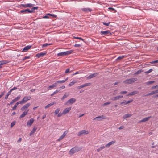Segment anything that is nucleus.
<instances>
[{
    "instance_id": "9b49d317",
    "label": "nucleus",
    "mask_w": 158,
    "mask_h": 158,
    "mask_svg": "<svg viewBox=\"0 0 158 158\" xmlns=\"http://www.w3.org/2000/svg\"><path fill=\"white\" fill-rule=\"evenodd\" d=\"M68 131H65L62 135L58 139V140L60 141L62 139L66 136V135L67 134Z\"/></svg>"
},
{
    "instance_id": "412c9836",
    "label": "nucleus",
    "mask_w": 158,
    "mask_h": 158,
    "mask_svg": "<svg viewBox=\"0 0 158 158\" xmlns=\"http://www.w3.org/2000/svg\"><path fill=\"white\" fill-rule=\"evenodd\" d=\"M73 51V50H71L69 51L64 52L65 56H66L72 53Z\"/></svg>"
},
{
    "instance_id": "393cba45",
    "label": "nucleus",
    "mask_w": 158,
    "mask_h": 158,
    "mask_svg": "<svg viewBox=\"0 0 158 158\" xmlns=\"http://www.w3.org/2000/svg\"><path fill=\"white\" fill-rule=\"evenodd\" d=\"M132 115V114H126L123 116V119H126L128 118L131 117Z\"/></svg>"
},
{
    "instance_id": "49530a36",
    "label": "nucleus",
    "mask_w": 158,
    "mask_h": 158,
    "mask_svg": "<svg viewBox=\"0 0 158 158\" xmlns=\"http://www.w3.org/2000/svg\"><path fill=\"white\" fill-rule=\"evenodd\" d=\"M51 44H48L47 43H45V44H43V45L42 46V47H46L48 45H50Z\"/></svg>"
},
{
    "instance_id": "8fccbe9b",
    "label": "nucleus",
    "mask_w": 158,
    "mask_h": 158,
    "mask_svg": "<svg viewBox=\"0 0 158 158\" xmlns=\"http://www.w3.org/2000/svg\"><path fill=\"white\" fill-rule=\"evenodd\" d=\"M15 121H14L13 122H12L11 123V127H12L14 126V125L15 124Z\"/></svg>"
},
{
    "instance_id": "20e7f679",
    "label": "nucleus",
    "mask_w": 158,
    "mask_h": 158,
    "mask_svg": "<svg viewBox=\"0 0 158 158\" xmlns=\"http://www.w3.org/2000/svg\"><path fill=\"white\" fill-rule=\"evenodd\" d=\"M34 6V4H33L31 3H28L25 4H21L20 6H19V7H20L21 6H22L24 8H27V7H33Z\"/></svg>"
},
{
    "instance_id": "1a4fd4ad",
    "label": "nucleus",
    "mask_w": 158,
    "mask_h": 158,
    "mask_svg": "<svg viewBox=\"0 0 158 158\" xmlns=\"http://www.w3.org/2000/svg\"><path fill=\"white\" fill-rule=\"evenodd\" d=\"M99 74L98 73H93L88 76L86 78L87 79H90L96 76H97Z\"/></svg>"
},
{
    "instance_id": "bb28decb",
    "label": "nucleus",
    "mask_w": 158,
    "mask_h": 158,
    "mask_svg": "<svg viewBox=\"0 0 158 158\" xmlns=\"http://www.w3.org/2000/svg\"><path fill=\"white\" fill-rule=\"evenodd\" d=\"M65 56L64 52L59 53L57 54V56Z\"/></svg>"
},
{
    "instance_id": "f704fd0d",
    "label": "nucleus",
    "mask_w": 158,
    "mask_h": 158,
    "mask_svg": "<svg viewBox=\"0 0 158 158\" xmlns=\"http://www.w3.org/2000/svg\"><path fill=\"white\" fill-rule=\"evenodd\" d=\"M68 94H67L66 93H65V94L61 98V100H64L66 98H67L68 96Z\"/></svg>"
},
{
    "instance_id": "a211bd4d",
    "label": "nucleus",
    "mask_w": 158,
    "mask_h": 158,
    "mask_svg": "<svg viewBox=\"0 0 158 158\" xmlns=\"http://www.w3.org/2000/svg\"><path fill=\"white\" fill-rule=\"evenodd\" d=\"M82 11L85 12H88L92 11V10L90 8H84L81 9Z\"/></svg>"
},
{
    "instance_id": "09e8293b",
    "label": "nucleus",
    "mask_w": 158,
    "mask_h": 158,
    "mask_svg": "<svg viewBox=\"0 0 158 158\" xmlns=\"http://www.w3.org/2000/svg\"><path fill=\"white\" fill-rule=\"evenodd\" d=\"M30 58V56H26L22 59V60L23 61H24L25 60H26V59H29Z\"/></svg>"
},
{
    "instance_id": "338daca9",
    "label": "nucleus",
    "mask_w": 158,
    "mask_h": 158,
    "mask_svg": "<svg viewBox=\"0 0 158 158\" xmlns=\"http://www.w3.org/2000/svg\"><path fill=\"white\" fill-rule=\"evenodd\" d=\"M38 9V7H35L32 8L31 9H33L34 10H37Z\"/></svg>"
},
{
    "instance_id": "e433bc0d",
    "label": "nucleus",
    "mask_w": 158,
    "mask_h": 158,
    "mask_svg": "<svg viewBox=\"0 0 158 158\" xmlns=\"http://www.w3.org/2000/svg\"><path fill=\"white\" fill-rule=\"evenodd\" d=\"M60 109L59 108L57 109L55 111V114H57L59 113L60 111Z\"/></svg>"
},
{
    "instance_id": "2eb2a0df",
    "label": "nucleus",
    "mask_w": 158,
    "mask_h": 158,
    "mask_svg": "<svg viewBox=\"0 0 158 158\" xmlns=\"http://www.w3.org/2000/svg\"><path fill=\"white\" fill-rule=\"evenodd\" d=\"M123 97V96L120 95L116 97H114L112 98L111 99L112 101H115L119 99L120 98H122Z\"/></svg>"
},
{
    "instance_id": "72a5a7b5",
    "label": "nucleus",
    "mask_w": 158,
    "mask_h": 158,
    "mask_svg": "<svg viewBox=\"0 0 158 158\" xmlns=\"http://www.w3.org/2000/svg\"><path fill=\"white\" fill-rule=\"evenodd\" d=\"M76 81H73L72 82H70V83L69 85V87H70L71 86L73 85L75 83H76Z\"/></svg>"
},
{
    "instance_id": "aec40b11",
    "label": "nucleus",
    "mask_w": 158,
    "mask_h": 158,
    "mask_svg": "<svg viewBox=\"0 0 158 158\" xmlns=\"http://www.w3.org/2000/svg\"><path fill=\"white\" fill-rule=\"evenodd\" d=\"M152 118L151 116H150L149 117H146L144 118H143V119L141 120L140 121V122H145L147 121H148L150 118Z\"/></svg>"
},
{
    "instance_id": "680f3d73",
    "label": "nucleus",
    "mask_w": 158,
    "mask_h": 158,
    "mask_svg": "<svg viewBox=\"0 0 158 158\" xmlns=\"http://www.w3.org/2000/svg\"><path fill=\"white\" fill-rule=\"evenodd\" d=\"M17 107V106H16V105H15L14 106V107H13L12 109L11 110L12 111V110H15L16 109Z\"/></svg>"
},
{
    "instance_id": "5701e85b",
    "label": "nucleus",
    "mask_w": 158,
    "mask_h": 158,
    "mask_svg": "<svg viewBox=\"0 0 158 158\" xmlns=\"http://www.w3.org/2000/svg\"><path fill=\"white\" fill-rule=\"evenodd\" d=\"M138 93V91H135L129 93L127 95V96H132L137 94Z\"/></svg>"
},
{
    "instance_id": "f03ea898",
    "label": "nucleus",
    "mask_w": 158,
    "mask_h": 158,
    "mask_svg": "<svg viewBox=\"0 0 158 158\" xmlns=\"http://www.w3.org/2000/svg\"><path fill=\"white\" fill-rule=\"evenodd\" d=\"M31 98L30 96H25L23 98L22 101H21V103L23 104H24L28 100H29Z\"/></svg>"
},
{
    "instance_id": "7c9ffc66",
    "label": "nucleus",
    "mask_w": 158,
    "mask_h": 158,
    "mask_svg": "<svg viewBox=\"0 0 158 158\" xmlns=\"http://www.w3.org/2000/svg\"><path fill=\"white\" fill-rule=\"evenodd\" d=\"M60 91V90H56L55 91H54L52 94H51V96H53L55 94H56L57 93L59 92Z\"/></svg>"
},
{
    "instance_id": "dca6fc26",
    "label": "nucleus",
    "mask_w": 158,
    "mask_h": 158,
    "mask_svg": "<svg viewBox=\"0 0 158 158\" xmlns=\"http://www.w3.org/2000/svg\"><path fill=\"white\" fill-rule=\"evenodd\" d=\"M71 110V107L67 108L65 109L63 112V114H65L68 113Z\"/></svg>"
},
{
    "instance_id": "f8f14e48",
    "label": "nucleus",
    "mask_w": 158,
    "mask_h": 158,
    "mask_svg": "<svg viewBox=\"0 0 158 158\" xmlns=\"http://www.w3.org/2000/svg\"><path fill=\"white\" fill-rule=\"evenodd\" d=\"M46 54V52H44L36 54V56L38 58H40L41 57H43Z\"/></svg>"
},
{
    "instance_id": "6ab92c4d",
    "label": "nucleus",
    "mask_w": 158,
    "mask_h": 158,
    "mask_svg": "<svg viewBox=\"0 0 158 158\" xmlns=\"http://www.w3.org/2000/svg\"><path fill=\"white\" fill-rule=\"evenodd\" d=\"M78 151V150L76 148H72L69 151V152L73 154Z\"/></svg>"
},
{
    "instance_id": "473e14b6",
    "label": "nucleus",
    "mask_w": 158,
    "mask_h": 158,
    "mask_svg": "<svg viewBox=\"0 0 158 158\" xmlns=\"http://www.w3.org/2000/svg\"><path fill=\"white\" fill-rule=\"evenodd\" d=\"M105 146H102V147H100L98 149H97V151L98 152H99V151H101V150H102V149H104L105 148Z\"/></svg>"
},
{
    "instance_id": "4be33fe9",
    "label": "nucleus",
    "mask_w": 158,
    "mask_h": 158,
    "mask_svg": "<svg viewBox=\"0 0 158 158\" xmlns=\"http://www.w3.org/2000/svg\"><path fill=\"white\" fill-rule=\"evenodd\" d=\"M31 47V46L30 45H27L25 47H24L23 49V52H26L28 51L29 49Z\"/></svg>"
},
{
    "instance_id": "9d476101",
    "label": "nucleus",
    "mask_w": 158,
    "mask_h": 158,
    "mask_svg": "<svg viewBox=\"0 0 158 158\" xmlns=\"http://www.w3.org/2000/svg\"><path fill=\"white\" fill-rule=\"evenodd\" d=\"M106 118L105 116L103 115H102L101 116H99L98 117H96L94 119V120H96L98 121H100L102 119H105Z\"/></svg>"
},
{
    "instance_id": "e2e57ef3",
    "label": "nucleus",
    "mask_w": 158,
    "mask_h": 158,
    "mask_svg": "<svg viewBox=\"0 0 158 158\" xmlns=\"http://www.w3.org/2000/svg\"><path fill=\"white\" fill-rule=\"evenodd\" d=\"M62 114H63V113H58V114L57 115V116L58 117H60L62 115Z\"/></svg>"
},
{
    "instance_id": "7ed1b4c3",
    "label": "nucleus",
    "mask_w": 158,
    "mask_h": 158,
    "mask_svg": "<svg viewBox=\"0 0 158 158\" xmlns=\"http://www.w3.org/2000/svg\"><path fill=\"white\" fill-rule=\"evenodd\" d=\"M34 12V11L33 10H30L29 9H26L24 10H21L20 11V13H33Z\"/></svg>"
},
{
    "instance_id": "3c124183",
    "label": "nucleus",
    "mask_w": 158,
    "mask_h": 158,
    "mask_svg": "<svg viewBox=\"0 0 158 158\" xmlns=\"http://www.w3.org/2000/svg\"><path fill=\"white\" fill-rule=\"evenodd\" d=\"M74 47H78L81 46V45L80 44H76L74 45Z\"/></svg>"
},
{
    "instance_id": "69168bd1",
    "label": "nucleus",
    "mask_w": 158,
    "mask_h": 158,
    "mask_svg": "<svg viewBox=\"0 0 158 158\" xmlns=\"http://www.w3.org/2000/svg\"><path fill=\"white\" fill-rule=\"evenodd\" d=\"M12 91L11 89L7 93V94L9 95H10L11 93V92Z\"/></svg>"
},
{
    "instance_id": "c756f323",
    "label": "nucleus",
    "mask_w": 158,
    "mask_h": 158,
    "mask_svg": "<svg viewBox=\"0 0 158 158\" xmlns=\"http://www.w3.org/2000/svg\"><path fill=\"white\" fill-rule=\"evenodd\" d=\"M47 15H48V16H51L52 18H54L57 17V15L54 14H52L50 13L47 14Z\"/></svg>"
},
{
    "instance_id": "ea45409f",
    "label": "nucleus",
    "mask_w": 158,
    "mask_h": 158,
    "mask_svg": "<svg viewBox=\"0 0 158 158\" xmlns=\"http://www.w3.org/2000/svg\"><path fill=\"white\" fill-rule=\"evenodd\" d=\"M74 38L75 39H79V40H82L84 42V39H83L82 38H81V37H74Z\"/></svg>"
},
{
    "instance_id": "c9c22d12",
    "label": "nucleus",
    "mask_w": 158,
    "mask_h": 158,
    "mask_svg": "<svg viewBox=\"0 0 158 158\" xmlns=\"http://www.w3.org/2000/svg\"><path fill=\"white\" fill-rule=\"evenodd\" d=\"M143 71V70H142L141 69L139 70L138 71H137L134 74L135 75H138V74L140 73Z\"/></svg>"
},
{
    "instance_id": "58836bf2",
    "label": "nucleus",
    "mask_w": 158,
    "mask_h": 158,
    "mask_svg": "<svg viewBox=\"0 0 158 158\" xmlns=\"http://www.w3.org/2000/svg\"><path fill=\"white\" fill-rule=\"evenodd\" d=\"M154 81H149L146 82V84L148 85H151L152 83H154Z\"/></svg>"
},
{
    "instance_id": "cd10ccee",
    "label": "nucleus",
    "mask_w": 158,
    "mask_h": 158,
    "mask_svg": "<svg viewBox=\"0 0 158 158\" xmlns=\"http://www.w3.org/2000/svg\"><path fill=\"white\" fill-rule=\"evenodd\" d=\"M55 104L54 102H53L52 103H51L50 104H48L46 106H45V109L48 108L50 107H51L52 106L54 105Z\"/></svg>"
},
{
    "instance_id": "79ce46f5",
    "label": "nucleus",
    "mask_w": 158,
    "mask_h": 158,
    "mask_svg": "<svg viewBox=\"0 0 158 158\" xmlns=\"http://www.w3.org/2000/svg\"><path fill=\"white\" fill-rule=\"evenodd\" d=\"M108 9L112 11H114V12H116V10L114 9L112 7H109Z\"/></svg>"
},
{
    "instance_id": "de8ad7c7",
    "label": "nucleus",
    "mask_w": 158,
    "mask_h": 158,
    "mask_svg": "<svg viewBox=\"0 0 158 158\" xmlns=\"http://www.w3.org/2000/svg\"><path fill=\"white\" fill-rule=\"evenodd\" d=\"M110 22H108L107 23H106L105 22H104L103 23L104 25H106V26H108L109 24H110Z\"/></svg>"
},
{
    "instance_id": "ddd939ff",
    "label": "nucleus",
    "mask_w": 158,
    "mask_h": 158,
    "mask_svg": "<svg viewBox=\"0 0 158 158\" xmlns=\"http://www.w3.org/2000/svg\"><path fill=\"white\" fill-rule=\"evenodd\" d=\"M29 110H25L21 114V115L19 117V118L20 119L21 118H23L24 117L25 115H26L27 113L29 111Z\"/></svg>"
},
{
    "instance_id": "052dcab7",
    "label": "nucleus",
    "mask_w": 158,
    "mask_h": 158,
    "mask_svg": "<svg viewBox=\"0 0 158 158\" xmlns=\"http://www.w3.org/2000/svg\"><path fill=\"white\" fill-rule=\"evenodd\" d=\"M5 93V91H4L3 92H1V95H0V96L2 97L3 95H4Z\"/></svg>"
},
{
    "instance_id": "a18cd8bd",
    "label": "nucleus",
    "mask_w": 158,
    "mask_h": 158,
    "mask_svg": "<svg viewBox=\"0 0 158 158\" xmlns=\"http://www.w3.org/2000/svg\"><path fill=\"white\" fill-rule=\"evenodd\" d=\"M15 102V100L14 99L10 102L9 104H8L9 105H12Z\"/></svg>"
},
{
    "instance_id": "a19ab883",
    "label": "nucleus",
    "mask_w": 158,
    "mask_h": 158,
    "mask_svg": "<svg viewBox=\"0 0 158 158\" xmlns=\"http://www.w3.org/2000/svg\"><path fill=\"white\" fill-rule=\"evenodd\" d=\"M158 89V85L156 86H153L151 88L152 89Z\"/></svg>"
},
{
    "instance_id": "774afa93",
    "label": "nucleus",
    "mask_w": 158,
    "mask_h": 158,
    "mask_svg": "<svg viewBox=\"0 0 158 158\" xmlns=\"http://www.w3.org/2000/svg\"><path fill=\"white\" fill-rule=\"evenodd\" d=\"M149 93H150V95H152L154 94H155V93H154V91H152L151 92Z\"/></svg>"
},
{
    "instance_id": "f3484780",
    "label": "nucleus",
    "mask_w": 158,
    "mask_h": 158,
    "mask_svg": "<svg viewBox=\"0 0 158 158\" xmlns=\"http://www.w3.org/2000/svg\"><path fill=\"white\" fill-rule=\"evenodd\" d=\"M57 86V85L56 82L55 83L52 84V85H50L49 87H48V90L51 89H52L53 88L56 87Z\"/></svg>"
},
{
    "instance_id": "0e129e2a",
    "label": "nucleus",
    "mask_w": 158,
    "mask_h": 158,
    "mask_svg": "<svg viewBox=\"0 0 158 158\" xmlns=\"http://www.w3.org/2000/svg\"><path fill=\"white\" fill-rule=\"evenodd\" d=\"M124 128V126H122L119 127V129L121 130V129H123Z\"/></svg>"
},
{
    "instance_id": "4468645a",
    "label": "nucleus",
    "mask_w": 158,
    "mask_h": 158,
    "mask_svg": "<svg viewBox=\"0 0 158 158\" xmlns=\"http://www.w3.org/2000/svg\"><path fill=\"white\" fill-rule=\"evenodd\" d=\"M34 121V119L33 118H31L27 121V126H31Z\"/></svg>"
},
{
    "instance_id": "39448f33",
    "label": "nucleus",
    "mask_w": 158,
    "mask_h": 158,
    "mask_svg": "<svg viewBox=\"0 0 158 158\" xmlns=\"http://www.w3.org/2000/svg\"><path fill=\"white\" fill-rule=\"evenodd\" d=\"M100 34L102 35H111L112 34L110 32L109 30H106L105 31H101Z\"/></svg>"
},
{
    "instance_id": "4c0bfd02",
    "label": "nucleus",
    "mask_w": 158,
    "mask_h": 158,
    "mask_svg": "<svg viewBox=\"0 0 158 158\" xmlns=\"http://www.w3.org/2000/svg\"><path fill=\"white\" fill-rule=\"evenodd\" d=\"M124 57V56H119L117 58L116 60H121L122 59H123Z\"/></svg>"
},
{
    "instance_id": "f257e3e1",
    "label": "nucleus",
    "mask_w": 158,
    "mask_h": 158,
    "mask_svg": "<svg viewBox=\"0 0 158 158\" xmlns=\"http://www.w3.org/2000/svg\"><path fill=\"white\" fill-rule=\"evenodd\" d=\"M137 80L136 78H133L125 80L124 81V83L126 84H131Z\"/></svg>"
},
{
    "instance_id": "37998d69",
    "label": "nucleus",
    "mask_w": 158,
    "mask_h": 158,
    "mask_svg": "<svg viewBox=\"0 0 158 158\" xmlns=\"http://www.w3.org/2000/svg\"><path fill=\"white\" fill-rule=\"evenodd\" d=\"M72 71V70H71V71H70V69L69 68L67 69L65 71V73H69L71 72Z\"/></svg>"
},
{
    "instance_id": "2f4dec72",
    "label": "nucleus",
    "mask_w": 158,
    "mask_h": 158,
    "mask_svg": "<svg viewBox=\"0 0 158 158\" xmlns=\"http://www.w3.org/2000/svg\"><path fill=\"white\" fill-rule=\"evenodd\" d=\"M65 82V81H64V80H63L58 81L56 82V83L57 85V84L58 83L61 84V83H64Z\"/></svg>"
},
{
    "instance_id": "c85d7f7f",
    "label": "nucleus",
    "mask_w": 158,
    "mask_h": 158,
    "mask_svg": "<svg viewBox=\"0 0 158 158\" xmlns=\"http://www.w3.org/2000/svg\"><path fill=\"white\" fill-rule=\"evenodd\" d=\"M2 64H7L10 62V61L7 60H3L1 61Z\"/></svg>"
},
{
    "instance_id": "423d86ee",
    "label": "nucleus",
    "mask_w": 158,
    "mask_h": 158,
    "mask_svg": "<svg viewBox=\"0 0 158 158\" xmlns=\"http://www.w3.org/2000/svg\"><path fill=\"white\" fill-rule=\"evenodd\" d=\"M76 100L75 98H72L68 100L65 104V105H68L69 104H73L76 101Z\"/></svg>"
},
{
    "instance_id": "6e6552de",
    "label": "nucleus",
    "mask_w": 158,
    "mask_h": 158,
    "mask_svg": "<svg viewBox=\"0 0 158 158\" xmlns=\"http://www.w3.org/2000/svg\"><path fill=\"white\" fill-rule=\"evenodd\" d=\"M88 133V131H86L85 130H82L78 132V135L81 136V135L84 134H87Z\"/></svg>"
},
{
    "instance_id": "864d4df0",
    "label": "nucleus",
    "mask_w": 158,
    "mask_h": 158,
    "mask_svg": "<svg viewBox=\"0 0 158 158\" xmlns=\"http://www.w3.org/2000/svg\"><path fill=\"white\" fill-rule=\"evenodd\" d=\"M111 103V102H107L104 103L103 105L104 106H106L110 104Z\"/></svg>"
},
{
    "instance_id": "5fc2aeb1",
    "label": "nucleus",
    "mask_w": 158,
    "mask_h": 158,
    "mask_svg": "<svg viewBox=\"0 0 158 158\" xmlns=\"http://www.w3.org/2000/svg\"><path fill=\"white\" fill-rule=\"evenodd\" d=\"M19 104H22V103H21V101H19L18 102H17L15 104V105H16V106H17Z\"/></svg>"
},
{
    "instance_id": "a878e982",
    "label": "nucleus",
    "mask_w": 158,
    "mask_h": 158,
    "mask_svg": "<svg viewBox=\"0 0 158 158\" xmlns=\"http://www.w3.org/2000/svg\"><path fill=\"white\" fill-rule=\"evenodd\" d=\"M115 142V141H113L109 142L108 144L106 145L105 147H109L110 145H111L113 144Z\"/></svg>"
},
{
    "instance_id": "0eeeda50",
    "label": "nucleus",
    "mask_w": 158,
    "mask_h": 158,
    "mask_svg": "<svg viewBox=\"0 0 158 158\" xmlns=\"http://www.w3.org/2000/svg\"><path fill=\"white\" fill-rule=\"evenodd\" d=\"M31 104L29 103H27L24 106H23L21 109L22 111H23L26 110L28 108Z\"/></svg>"
},
{
    "instance_id": "bf43d9fd",
    "label": "nucleus",
    "mask_w": 158,
    "mask_h": 158,
    "mask_svg": "<svg viewBox=\"0 0 158 158\" xmlns=\"http://www.w3.org/2000/svg\"><path fill=\"white\" fill-rule=\"evenodd\" d=\"M91 83H86L85 84V86L86 87L87 86H89L91 85Z\"/></svg>"
},
{
    "instance_id": "13d9d810",
    "label": "nucleus",
    "mask_w": 158,
    "mask_h": 158,
    "mask_svg": "<svg viewBox=\"0 0 158 158\" xmlns=\"http://www.w3.org/2000/svg\"><path fill=\"white\" fill-rule=\"evenodd\" d=\"M91 83H86L85 84V86L86 87L87 86H89L91 85Z\"/></svg>"
},
{
    "instance_id": "c03bdc74",
    "label": "nucleus",
    "mask_w": 158,
    "mask_h": 158,
    "mask_svg": "<svg viewBox=\"0 0 158 158\" xmlns=\"http://www.w3.org/2000/svg\"><path fill=\"white\" fill-rule=\"evenodd\" d=\"M151 64H158V60H154L153 61H152L151 62Z\"/></svg>"
},
{
    "instance_id": "603ef678",
    "label": "nucleus",
    "mask_w": 158,
    "mask_h": 158,
    "mask_svg": "<svg viewBox=\"0 0 158 158\" xmlns=\"http://www.w3.org/2000/svg\"><path fill=\"white\" fill-rule=\"evenodd\" d=\"M133 101V100H132V99L129 100V101L126 102L125 103V104H127L128 103H129L132 102Z\"/></svg>"
},
{
    "instance_id": "6e6d98bb",
    "label": "nucleus",
    "mask_w": 158,
    "mask_h": 158,
    "mask_svg": "<svg viewBox=\"0 0 158 158\" xmlns=\"http://www.w3.org/2000/svg\"><path fill=\"white\" fill-rule=\"evenodd\" d=\"M20 96H18L16 98H15L14 99L15 100V102L17 101L20 98Z\"/></svg>"
},
{
    "instance_id": "b1692460",
    "label": "nucleus",
    "mask_w": 158,
    "mask_h": 158,
    "mask_svg": "<svg viewBox=\"0 0 158 158\" xmlns=\"http://www.w3.org/2000/svg\"><path fill=\"white\" fill-rule=\"evenodd\" d=\"M37 128L36 127H34L32 130L31 131V132L30 134V135L31 136L32 135H33L35 132Z\"/></svg>"
},
{
    "instance_id": "4d7b16f0",
    "label": "nucleus",
    "mask_w": 158,
    "mask_h": 158,
    "mask_svg": "<svg viewBox=\"0 0 158 158\" xmlns=\"http://www.w3.org/2000/svg\"><path fill=\"white\" fill-rule=\"evenodd\" d=\"M127 93V91H121V92L119 94H126Z\"/></svg>"
}]
</instances>
